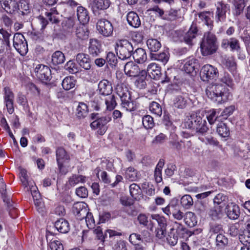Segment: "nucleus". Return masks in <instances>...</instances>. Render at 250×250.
I'll list each match as a JSON object with an SVG mask.
<instances>
[{
  "mask_svg": "<svg viewBox=\"0 0 250 250\" xmlns=\"http://www.w3.org/2000/svg\"><path fill=\"white\" fill-rule=\"evenodd\" d=\"M129 192L130 195L135 199H137L141 194V189L138 185L133 183L129 186Z\"/></svg>",
  "mask_w": 250,
  "mask_h": 250,
  "instance_id": "8fccbe9b",
  "label": "nucleus"
},
{
  "mask_svg": "<svg viewBox=\"0 0 250 250\" xmlns=\"http://www.w3.org/2000/svg\"><path fill=\"white\" fill-rule=\"evenodd\" d=\"M117 93L121 98L122 106L126 111H132L137 108L136 103L131 100L130 96L126 88L118 85L116 88Z\"/></svg>",
  "mask_w": 250,
  "mask_h": 250,
  "instance_id": "39448f33",
  "label": "nucleus"
},
{
  "mask_svg": "<svg viewBox=\"0 0 250 250\" xmlns=\"http://www.w3.org/2000/svg\"><path fill=\"white\" fill-rule=\"evenodd\" d=\"M128 24L134 27H139L141 25V21L138 15L134 12H129L126 17Z\"/></svg>",
  "mask_w": 250,
  "mask_h": 250,
  "instance_id": "c756f323",
  "label": "nucleus"
},
{
  "mask_svg": "<svg viewBox=\"0 0 250 250\" xmlns=\"http://www.w3.org/2000/svg\"><path fill=\"white\" fill-rule=\"evenodd\" d=\"M181 204L186 208H190L193 204V199L191 196L189 195H185L181 198Z\"/></svg>",
  "mask_w": 250,
  "mask_h": 250,
  "instance_id": "3c124183",
  "label": "nucleus"
},
{
  "mask_svg": "<svg viewBox=\"0 0 250 250\" xmlns=\"http://www.w3.org/2000/svg\"><path fill=\"white\" fill-rule=\"evenodd\" d=\"M178 237L174 228H171L167 237V243L171 246H175L178 242Z\"/></svg>",
  "mask_w": 250,
  "mask_h": 250,
  "instance_id": "c03bdc74",
  "label": "nucleus"
},
{
  "mask_svg": "<svg viewBox=\"0 0 250 250\" xmlns=\"http://www.w3.org/2000/svg\"><path fill=\"white\" fill-rule=\"evenodd\" d=\"M204 134L202 135V136H199V139L203 143H205L206 144H209L212 146H217L218 142L217 140L214 138L212 137L210 135H203ZM200 136V135H199Z\"/></svg>",
  "mask_w": 250,
  "mask_h": 250,
  "instance_id": "13d9d810",
  "label": "nucleus"
},
{
  "mask_svg": "<svg viewBox=\"0 0 250 250\" xmlns=\"http://www.w3.org/2000/svg\"><path fill=\"white\" fill-rule=\"evenodd\" d=\"M221 46L225 49L229 47L231 51H238L240 47L239 41L235 38L223 39L221 41Z\"/></svg>",
  "mask_w": 250,
  "mask_h": 250,
  "instance_id": "2eb2a0df",
  "label": "nucleus"
},
{
  "mask_svg": "<svg viewBox=\"0 0 250 250\" xmlns=\"http://www.w3.org/2000/svg\"><path fill=\"white\" fill-rule=\"evenodd\" d=\"M72 210L78 219L82 220L87 212L86 204L83 202H77L74 204Z\"/></svg>",
  "mask_w": 250,
  "mask_h": 250,
  "instance_id": "f3484780",
  "label": "nucleus"
},
{
  "mask_svg": "<svg viewBox=\"0 0 250 250\" xmlns=\"http://www.w3.org/2000/svg\"><path fill=\"white\" fill-rule=\"evenodd\" d=\"M150 58L152 60H156L166 64L169 60V54L167 52H163L159 54H151Z\"/></svg>",
  "mask_w": 250,
  "mask_h": 250,
  "instance_id": "58836bf2",
  "label": "nucleus"
},
{
  "mask_svg": "<svg viewBox=\"0 0 250 250\" xmlns=\"http://www.w3.org/2000/svg\"><path fill=\"white\" fill-rule=\"evenodd\" d=\"M76 35L80 39L85 40L88 37L89 32L84 24H82L77 28Z\"/></svg>",
  "mask_w": 250,
  "mask_h": 250,
  "instance_id": "e433bc0d",
  "label": "nucleus"
},
{
  "mask_svg": "<svg viewBox=\"0 0 250 250\" xmlns=\"http://www.w3.org/2000/svg\"><path fill=\"white\" fill-rule=\"evenodd\" d=\"M13 46L21 55L26 54L28 51L27 42L24 36L20 33H16L14 35Z\"/></svg>",
  "mask_w": 250,
  "mask_h": 250,
  "instance_id": "0eeeda50",
  "label": "nucleus"
},
{
  "mask_svg": "<svg viewBox=\"0 0 250 250\" xmlns=\"http://www.w3.org/2000/svg\"><path fill=\"white\" fill-rule=\"evenodd\" d=\"M216 131L218 134L222 137H227L229 135V129L225 123L222 122L217 125Z\"/></svg>",
  "mask_w": 250,
  "mask_h": 250,
  "instance_id": "49530a36",
  "label": "nucleus"
},
{
  "mask_svg": "<svg viewBox=\"0 0 250 250\" xmlns=\"http://www.w3.org/2000/svg\"><path fill=\"white\" fill-rule=\"evenodd\" d=\"M125 178L131 181H136L140 178V172L133 167H128L125 173Z\"/></svg>",
  "mask_w": 250,
  "mask_h": 250,
  "instance_id": "72a5a7b5",
  "label": "nucleus"
},
{
  "mask_svg": "<svg viewBox=\"0 0 250 250\" xmlns=\"http://www.w3.org/2000/svg\"><path fill=\"white\" fill-rule=\"evenodd\" d=\"M151 217L152 219L155 220L157 222L158 225L157 228H167V219L165 217L159 214H151Z\"/></svg>",
  "mask_w": 250,
  "mask_h": 250,
  "instance_id": "603ef678",
  "label": "nucleus"
},
{
  "mask_svg": "<svg viewBox=\"0 0 250 250\" xmlns=\"http://www.w3.org/2000/svg\"><path fill=\"white\" fill-rule=\"evenodd\" d=\"M197 32L196 27H191L184 37L185 42L188 44H191L192 40L196 37Z\"/></svg>",
  "mask_w": 250,
  "mask_h": 250,
  "instance_id": "4c0bfd02",
  "label": "nucleus"
},
{
  "mask_svg": "<svg viewBox=\"0 0 250 250\" xmlns=\"http://www.w3.org/2000/svg\"><path fill=\"white\" fill-rule=\"evenodd\" d=\"M76 84V80L73 77H65L62 83V85L64 89L69 90L73 88Z\"/></svg>",
  "mask_w": 250,
  "mask_h": 250,
  "instance_id": "a19ab883",
  "label": "nucleus"
},
{
  "mask_svg": "<svg viewBox=\"0 0 250 250\" xmlns=\"http://www.w3.org/2000/svg\"><path fill=\"white\" fill-rule=\"evenodd\" d=\"M97 29L99 33L104 37L112 35L113 27L111 23L107 20L101 19L97 23Z\"/></svg>",
  "mask_w": 250,
  "mask_h": 250,
  "instance_id": "1a4fd4ad",
  "label": "nucleus"
},
{
  "mask_svg": "<svg viewBox=\"0 0 250 250\" xmlns=\"http://www.w3.org/2000/svg\"><path fill=\"white\" fill-rule=\"evenodd\" d=\"M115 48L119 58L123 60L129 58L133 50L132 43L125 39L117 40Z\"/></svg>",
  "mask_w": 250,
  "mask_h": 250,
  "instance_id": "20e7f679",
  "label": "nucleus"
},
{
  "mask_svg": "<svg viewBox=\"0 0 250 250\" xmlns=\"http://www.w3.org/2000/svg\"><path fill=\"white\" fill-rule=\"evenodd\" d=\"M184 221L185 223L190 227H194L197 223L194 214L190 211L187 212L185 213Z\"/></svg>",
  "mask_w": 250,
  "mask_h": 250,
  "instance_id": "37998d69",
  "label": "nucleus"
},
{
  "mask_svg": "<svg viewBox=\"0 0 250 250\" xmlns=\"http://www.w3.org/2000/svg\"><path fill=\"white\" fill-rule=\"evenodd\" d=\"M149 110L151 113L158 117L161 116L162 114V109L161 105L155 102H153L150 104Z\"/></svg>",
  "mask_w": 250,
  "mask_h": 250,
  "instance_id": "864d4df0",
  "label": "nucleus"
},
{
  "mask_svg": "<svg viewBox=\"0 0 250 250\" xmlns=\"http://www.w3.org/2000/svg\"><path fill=\"white\" fill-rule=\"evenodd\" d=\"M225 212L230 219H237L240 215L239 208L238 205L232 203H229L225 208Z\"/></svg>",
  "mask_w": 250,
  "mask_h": 250,
  "instance_id": "a211bd4d",
  "label": "nucleus"
},
{
  "mask_svg": "<svg viewBox=\"0 0 250 250\" xmlns=\"http://www.w3.org/2000/svg\"><path fill=\"white\" fill-rule=\"evenodd\" d=\"M229 9V6L222 1L218 2L216 4L215 18L217 21H223L226 18V13Z\"/></svg>",
  "mask_w": 250,
  "mask_h": 250,
  "instance_id": "4468645a",
  "label": "nucleus"
},
{
  "mask_svg": "<svg viewBox=\"0 0 250 250\" xmlns=\"http://www.w3.org/2000/svg\"><path fill=\"white\" fill-rule=\"evenodd\" d=\"M222 63L230 71L234 70L236 68V63L232 57L225 56L223 59Z\"/></svg>",
  "mask_w": 250,
  "mask_h": 250,
  "instance_id": "09e8293b",
  "label": "nucleus"
},
{
  "mask_svg": "<svg viewBox=\"0 0 250 250\" xmlns=\"http://www.w3.org/2000/svg\"><path fill=\"white\" fill-rule=\"evenodd\" d=\"M55 227L61 233H65L69 230L68 222L63 219H60L57 221L55 222Z\"/></svg>",
  "mask_w": 250,
  "mask_h": 250,
  "instance_id": "f704fd0d",
  "label": "nucleus"
},
{
  "mask_svg": "<svg viewBox=\"0 0 250 250\" xmlns=\"http://www.w3.org/2000/svg\"><path fill=\"white\" fill-rule=\"evenodd\" d=\"M142 123L146 129L152 128L154 126L153 119L150 115H146L142 119Z\"/></svg>",
  "mask_w": 250,
  "mask_h": 250,
  "instance_id": "bf43d9fd",
  "label": "nucleus"
},
{
  "mask_svg": "<svg viewBox=\"0 0 250 250\" xmlns=\"http://www.w3.org/2000/svg\"><path fill=\"white\" fill-rule=\"evenodd\" d=\"M201 51L204 56L212 55L217 50V38L213 34L205 33L200 44Z\"/></svg>",
  "mask_w": 250,
  "mask_h": 250,
  "instance_id": "7ed1b4c3",
  "label": "nucleus"
},
{
  "mask_svg": "<svg viewBox=\"0 0 250 250\" xmlns=\"http://www.w3.org/2000/svg\"><path fill=\"white\" fill-rule=\"evenodd\" d=\"M131 55H132L134 61L138 63H143L147 60L146 50L142 48L136 49Z\"/></svg>",
  "mask_w": 250,
  "mask_h": 250,
  "instance_id": "b1692460",
  "label": "nucleus"
},
{
  "mask_svg": "<svg viewBox=\"0 0 250 250\" xmlns=\"http://www.w3.org/2000/svg\"><path fill=\"white\" fill-rule=\"evenodd\" d=\"M164 164V161L163 160H160L156 167L154 171V177L156 182L158 183H161L162 181V170Z\"/></svg>",
  "mask_w": 250,
  "mask_h": 250,
  "instance_id": "c9c22d12",
  "label": "nucleus"
},
{
  "mask_svg": "<svg viewBox=\"0 0 250 250\" xmlns=\"http://www.w3.org/2000/svg\"><path fill=\"white\" fill-rule=\"evenodd\" d=\"M20 0H0L2 6L7 13L14 14L19 11Z\"/></svg>",
  "mask_w": 250,
  "mask_h": 250,
  "instance_id": "ddd939ff",
  "label": "nucleus"
},
{
  "mask_svg": "<svg viewBox=\"0 0 250 250\" xmlns=\"http://www.w3.org/2000/svg\"><path fill=\"white\" fill-rule=\"evenodd\" d=\"M88 108L87 104L83 102H80L77 106L75 115L79 119H83L87 116Z\"/></svg>",
  "mask_w": 250,
  "mask_h": 250,
  "instance_id": "cd10ccee",
  "label": "nucleus"
},
{
  "mask_svg": "<svg viewBox=\"0 0 250 250\" xmlns=\"http://www.w3.org/2000/svg\"><path fill=\"white\" fill-rule=\"evenodd\" d=\"M101 44L100 42L95 39L90 40L88 52L92 57L97 56L101 52Z\"/></svg>",
  "mask_w": 250,
  "mask_h": 250,
  "instance_id": "5701e85b",
  "label": "nucleus"
},
{
  "mask_svg": "<svg viewBox=\"0 0 250 250\" xmlns=\"http://www.w3.org/2000/svg\"><path fill=\"white\" fill-rule=\"evenodd\" d=\"M4 102L9 114H12L14 111L13 104L14 94L11 89L8 86H5L3 88Z\"/></svg>",
  "mask_w": 250,
  "mask_h": 250,
  "instance_id": "9d476101",
  "label": "nucleus"
},
{
  "mask_svg": "<svg viewBox=\"0 0 250 250\" xmlns=\"http://www.w3.org/2000/svg\"><path fill=\"white\" fill-rule=\"evenodd\" d=\"M188 95L184 94L177 96L173 101V105L175 107L179 109L184 108L187 104Z\"/></svg>",
  "mask_w": 250,
  "mask_h": 250,
  "instance_id": "7c9ffc66",
  "label": "nucleus"
},
{
  "mask_svg": "<svg viewBox=\"0 0 250 250\" xmlns=\"http://www.w3.org/2000/svg\"><path fill=\"white\" fill-rule=\"evenodd\" d=\"M207 96L213 103L222 104L230 100L232 95L222 84L218 83L208 85L206 89Z\"/></svg>",
  "mask_w": 250,
  "mask_h": 250,
  "instance_id": "f257e3e1",
  "label": "nucleus"
},
{
  "mask_svg": "<svg viewBox=\"0 0 250 250\" xmlns=\"http://www.w3.org/2000/svg\"><path fill=\"white\" fill-rule=\"evenodd\" d=\"M210 13L208 12H200L195 14V20L199 22H203L210 28L212 26V21L210 18Z\"/></svg>",
  "mask_w": 250,
  "mask_h": 250,
  "instance_id": "412c9836",
  "label": "nucleus"
},
{
  "mask_svg": "<svg viewBox=\"0 0 250 250\" xmlns=\"http://www.w3.org/2000/svg\"><path fill=\"white\" fill-rule=\"evenodd\" d=\"M198 66V63L196 59L193 58H188L186 60L183 69L186 73L189 74L193 72Z\"/></svg>",
  "mask_w": 250,
  "mask_h": 250,
  "instance_id": "a878e982",
  "label": "nucleus"
},
{
  "mask_svg": "<svg viewBox=\"0 0 250 250\" xmlns=\"http://www.w3.org/2000/svg\"><path fill=\"white\" fill-rule=\"evenodd\" d=\"M84 217L85 218V222L87 227L89 229L94 228L95 226V221L92 214L87 211Z\"/></svg>",
  "mask_w": 250,
  "mask_h": 250,
  "instance_id": "0e129e2a",
  "label": "nucleus"
},
{
  "mask_svg": "<svg viewBox=\"0 0 250 250\" xmlns=\"http://www.w3.org/2000/svg\"><path fill=\"white\" fill-rule=\"evenodd\" d=\"M37 188L35 186H32L30 188V190L34 201V204L38 211L39 212L42 213L44 211V205L40 198V195L37 191Z\"/></svg>",
  "mask_w": 250,
  "mask_h": 250,
  "instance_id": "dca6fc26",
  "label": "nucleus"
},
{
  "mask_svg": "<svg viewBox=\"0 0 250 250\" xmlns=\"http://www.w3.org/2000/svg\"><path fill=\"white\" fill-rule=\"evenodd\" d=\"M29 6L25 0H20L19 2V11L17 12L19 14L24 15L29 12Z\"/></svg>",
  "mask_w": 250,
  "mask_h": 250,
  "instance_id": "5fc2aeb1",
  "label": "nucleus"
},
{
  "mask_svg": "<svg viewBox=\"0 0 250 250\" xmlns=\"http://www.w3.org/2000/svg\"><path fill=\"white\" fill-rule=\"evenodd\" d=\"M181 18L180 9L170 8L166 11L163 19L170 21H175Z\"/></svg>",
  "mask_w": 250,
  "mask_h": 250,
  "instance_id": "c85d7f7f",
  "label": "nucleus"
},
{
  "mask_svg": "<svg viewBox=\"0 0 250 250\" xmlns=\"http://www.w3.org/2000/svg\"><path fill=\"white\" fill-rule=\"evenodd\" d=\"M124 71L129 77H137L141 73L139 66L133 62H129L125 64Z\"/></svg>",
  "mask_w": 250,
  "mask_h": 250,
  "instance_id": "6ab92c4d",
  "label": "nucleus"
},
{
  "mask_svg": "<svg viewBox=\"0 0 250 250\" xmlns=\"http://www.w3.org/2000/svg\"><path fill=\"white\" fill-rule=\"evenodd\" d=\"M64 54L60 51H57L52 55V62L55 65L61 64L64 62Z\"/></svg>",
  "mask_w": 250,
  "mask_h": 250,
  "instance_id": "a18cd8bd",
  "label": "nucleus"
},
{
  "mask_svg": "<svg viewBox=\"0 0 250 250\" xmlns=\"http://www.w3.org/2000/svg\"><path fill=\"white\" fill-rule=\"evenodd\" d=\"M85 181V176L75 174L69 177L68 185L71 187H74L79 183H83Z\"/></svg>",
  "mask_w": 250,
  "mask_h": 250,
  "instance_id": "ea45409f",
  "label": "nucleus"
},
{
  "mask_svg": "<svg viewBox=\"0 0 250 250\" xmlns=\"http://www.w3.org/2000/svg\"><path fill=\"white\" fill-rule=\"evenodd\" d=\"M163 212L169 216L172 214L173 218L177 221L184 219L185 213L180 210L179 208L173 204H168L166 207L162 208Z\"/></svg>",
  "mask_w": 250,
  "mask_h": 250,
  "instance_id": "6e6552de",
  "label": "nucleus"
},
{
  "mask_svg": "<svg viewBox=\"0 0 250 250\" xmlns=\"http://www.w3.org/2000/svg\"><path fill=\"white\" fill-rule=\"evenodd\" d=\"M148 48L151 52H157L161 47V44L157 39H149L146 42Z\"/></svg>",
  "mask_w": 250,
  "mask_h": 250,
  "instance_id": "79ce46f5",
  "label": "nucleus"
},
{
  "mask_svg": "<svg viewBox=\"0 0 250 250\" xmlns=\"http://www.w3.org/2000/svg\"><path fill=\"white\" fill-rule=\"evenodd\" d=\"M217 245L220 247H224L228 244V238L222 234H219L216 238Z\"/></svg>",
  "mask_w": 250,
  "mask_h": 250,
  "instance_id": "e2e57ef3",
  "label": "nucleus"
},
{
  "mask_svg": "<svg viewBox=\"0 0 250 250\" xmlns=\"http://www.w3.org/2000/svg\"><path fill=\"white\" fill-rule=\"evenodd\" d=\"M208 209V204L203 201H199L195 203V211L200 216H205Z\"/></svg>",
  "mask_w": 250,
  "mask_h": 250,
  "instance_id": "473e14b6",
  "label": "nucleus"
},
{
  "mask_svg": "<svg viewBox=\"0 0 250 250\" xmlns=\"http://www.w3.org/2000/svg\"><path fill=\"white\" fill-rule=\"evenodd\" d=\"M49 247L51 250H63L62 244L58 240H52L49 243Z\"/></svg>",
  "mask_w": 250,
  "mask_h": 250,
  "instance_id": "774afa93",
  "label": "nucleus"
},
{
  "mask_svg": "<svg viewBox=\"0 0 250 250\" xmlns=\"http://www.w3.org/2000/svg\"><path fill=\"white\" fill-rule=\"evenodd\" d=\"M77 15L78 20L83 24L87 23L89 20L88 11L83 6H80L78 7L77 9Z\"/></svg>",
  "mask_w": 250,
  "mask_h": 250,
  "instance_id": "bb28decb",
  "label": "nucleus"
},
{
  "mask_svg": "<svg viewBox=\"0 0 250 250\" xmlns=\"http://www.w3.org/2000/svg\"><path fill=\"white\" fill-rule=\"evenodd\" d=\"M36 76L41 81H48L51 78V72L49 68L45 65L39 64L35 68Z\"/></svg>",
  "mask_w": 250,
  "mask_h": 250,
  "instance_id": "9b49d317",
  "label": "nucleus"
},
{
  "mask_svg": "<svg viewBox=\"0 0 250 250\" xmlns=\"http://www.w3.org/2000/svg\"><path fill=\"white\" fill-rule=\"evenodd\" d=\"M56 159L57 163H63L68 161L70 159L69 155L67 153L65 150L62 147H58L56 151Z\"/></svg>",
  "mask_w": 250,
  "mask_h": 250,
  "instance_id": "2f4dec72",
  "label": "nucleus"
},
{
  "mask_svg": "<svg viewBox=\"0 0 250 250\" xmlns=\"http://www.w3.org/2000/svg\"><path fill=\"white\" fill-rule=\"evenodd\" d=\"M20 178L21 182L22 184L25 186H29L30 188L32 187V186H33L32 185V183L31 184H29V182L28 180V176L27 174V171L24 168H20Z\"/></svg>",
  "mask_w": 250,
  "mask_h": 250,
  "instance_id": "680f3d73",
  "label": "nucleus"
},
{
  "mask_svg": "<svg viewBox=\"0 0 250 250\" xmlns=\"http://www.w3.org/2000/svg\"><path fill=\"white\" fill-rule=\"evenodd\" d=\"M227 200V197L222 193L218 194L213 199L214 203L220 205V207L224 205Z\"/></svg>",
  "mask_w": 250,
  "mask_h": 250,
  "instance_id": "052dcab7",
  "label": "nucleus"
},
{
  "mask_svg": "<svg viewBox=\"0 0 250 250\" xmlns=\"http://www.w3.org/2000/svg\"><path fill=\"white\" fill-rule=\"evenodd\" d=\"M110 4L109 0H91L90 5L93 11L108 8Z\"/></svg>",
  "mask_w": 250,
  "mask_h": 250,
  "instance_id": "4be33fe9",
  "label": "nucleus"
},
{
  "mask_svg": "<svg viewBox=\"0 0 250 250\" xmlns=\"http://www.w3.org/2000/svg\"><path fill=\"white\" fill-rule=\"evenodd\" d=\"M184 125L186 128L195 130L198 135L206 133L208 130L206 119H203L197 113H192L187 116Z\"/></svg>",
  "mask_w": 250,
  "mask_h": 250,
  "instance_id": "f03ea898",
  "label": "nucleus"
},
{
  "mask_svg": "<svg viewBox=\"0 0 250 250\" xmlns=\"http://www.w3.org/2000/svg\"><path fill=\"white\" fill-rule=\"evenodd\" d=\"M141 74L142 76L147 74L151 78L158 79L161 74V67L155 62L150 63L147 65L146 70H143L141 71Z\"/></svg>",
  "mask_w": 250,
  "mask_h": 250,
  "instance_id": "f8f14e48",
  "label": "nucleus"
},
{
  "mask_svg": "<svg viewBox=\"0 0 250 250\" xmlns=\"http://www.w3.org/2000/svg\"><path fill=\"white\" fill-rule=\"evenodd\" d=\"M76 60L80 66L85 70L90 69V61L88 55L82 53H79L76 55Z\"/></svg>",
  "mask_w": 250,
  "mask_h": 250,
  "instance_id": "aec40b11",
  "label": "nucleus"
},
{
  "mask_svg": "<svg viewBox=\"0 0 250 250\" xmlns=\"http://www.w3.org/2000/svg\"><path fill=\"white\" fill-rule=\"evenodd\" d=\"M217 76H218L217 69L210 64H205L201 69L200 77L204 82L212 80Z\"/></svg>",
  "mask_w": 250,
  "mask_h": 250,
  "instance_id": "423d86ee",
  "label": "nucleus"
},
{
  "mask_svg": "<svg viewBox=\"0 0 250 250\" xmlns=\"http://www.w3.org/2000/svg\"><path fill=\"white\" fill-rule=\"evenodd\" d=\"M233 4L235 7V14L236 15H240L245 7L244 1L234 0Z\"/></svg>",
  "mask_w": 250,
  "mask_h": 250,
  "instance_id": "338daca9",
  "label": "nucleus"
},
{
  "mask_svg": "<svg viewBox=\"0 0 250 250\" xmlns=\"http://www.w3.org/2000/svg\"><path fill=\"white\" fill-rule=\"evenodd\" d=\"M219 81L229 87H232L233 85V80L230 77L229 74L227 72H223L220 73V75H218Z\"/></svg>",
  "mask_w": 250,
  "mask_h": 250,
  "instance_id": "de8ad7c7",
  "label": "nucleus"
},
{
  "mask_svg": "<svg viewBox=\"0 0 250 250\" xmlns=\"http://www.w3.org/2000/svg\"><path fill=\"white\" fill-rule=\"evenodd\" d=\"M141 240L142 242L146 245L147 243H152L153 238L150 233L146 229H144L141 231Z\"/></svg>",
  "mask_w": 250,
  "mask_h": 250,
  "instance_id": "4d7b16f0",
  "label": "nucleus"
},
{
  "mask_svg": "<svg viewBox=\"0 0 250 250\" xmlns=\"http://www.w3.org/2000/svg\"><path fill=\"white\" fill-rule=\"evenodd\" d=\"M98 88L100 93L103 95L108 96L112 91V87L109 82L106 80H103L98 84Z\"/></svg>",
  "mask_w": 250,
  "mask_h": 250,
  "instance_id": "393cba45",
  "label": "nucleus"
},
{
  "mask_svg": "<svg viewBox=\"0 0 250 250\" xmlns=\"http://www.w3.org/2000/svg\"><path fill=\"white\" fill-rule=\"evenodd\" d=\"M65 69L69 73L74 74L78 72V68L73 61H69L65 65Z\"/></svg>",
  "mask_w": 250,
  "mask_h": 250,
  "instance_id": "69168bd1",
  "label": "nucleus"
},
{
  "mask_svg": "<svg viewBox=\"0 0 250 250\" xmlns=\"http://www.w3.org/2000/svg\"><path fill=\"white\" fill-rule=\"evenodd\" d=\"M105 103L107 110H113L117 104L114 96L112 95H108L105 99Z\"/></svg>",
  "mask_w": 250,
  "mask_h": 250,
  "instance_id": "6e6d98bb",
  "label": "nucleus"
}]
</instances>
